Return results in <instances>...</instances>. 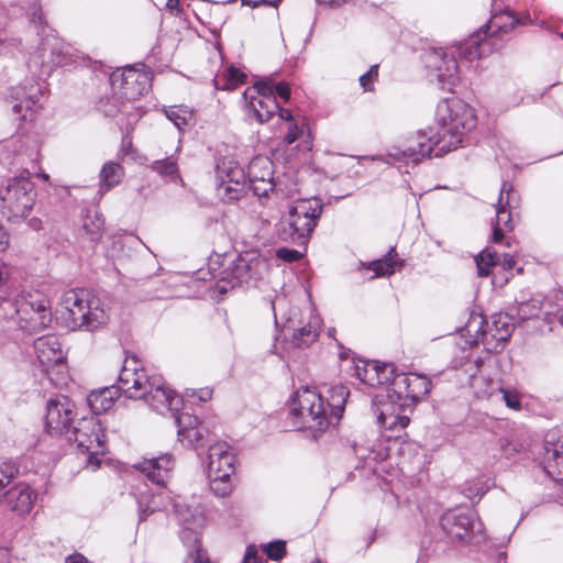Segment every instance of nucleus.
<instances>
[{
	"instance_id": "nucleus-42",
	"label": "nucleus",
	"mask_w": 563,
	"mask_h": 563,
	"mask_svg": "<svg viewBox=\"0 0 563 563\" xmlns=\"http://www.w3.org/2000/svg\"><path fill=\"white\" fill-rule=\"evenodd\" d=\"M140 521L145 520L148 515L158 509L154 495L142 493L137 498Z\"/></svg>"
},
{
	"instance_id": "nucleus-11",
	"label": "nucleus",
	"mask_w": 563,
	"mask_h": 563,
	"mask_svg": "<svg viewBox=\"0 0 563 563\" xmlns=\"http://www.w3.org/2000/svg\"><path fill=\"white\" fill-rule=\"evenodd\" d=\"M243 97L249 113L261 123L268 121L275 113H278L282 120H292L290 111L282 109L273 96L272 80L257 81L244 91Z\"/></svg>"
},
{
	"instance_id": "nucleus-52",
	"label": "nucleus",
	"mask_w": 563,
	"mask_h": 563,
	"mask_svg": "<svg viewBox=\"0 0 563 563\" xmlns=\"http://www.w3.org/2000/svg\"><path fill=\"white\" fill-rule=\"evenodd\" d=\"M243 563H263L262 559L257 555V550L255 547H247Z\"/></svg>"
},
{
	"instance_id": "nucleus-61",
	"label": "nucleus",
	"mask_w": 563,
	"mask_h": 563,
	"mask_svg": "<svg viewBox=\"0 0 563 563\" xmlns=\"http://www.w3.org/2000/svg\"><path fill=\"white\" fill-rule=\"evenodd\" d=\"M484 494H485V492H484V490H477V492L474 494V493H473V490L470 488V489H468V493H467V496H468V497H473V496L482 497Z\"/></svg>"
},
{
	"instance_id": "nucleus-26",
	"label": "nucleus",
	"mask_w": 563,
	"mask_h": 563,
	"mask_svg": "<svg viewBox=\"0 0 563 563\" xmlns=\"http://www.w3.org/2000/svg\"><path fill=\"white\" fill-rule=\"evenodd\" d=\"M34 350L40 363L48 371L54 366H62L65 353L58 338L54 334L41 336L34 342Z\"/></svg>"
},
{
	"instance_id": "nucleus-57",
	"label": "nucleus",
	"mask_w": 563,
	"mask_h": 563,
	"mask_svg": "<svg viewBox=\"0 0 563 563\" xmlns=\"http://www.w3.org/2000/svg\"><path fill=\"white\" fill-rule=\"evenodd\" d=\"M280 2V0H243L244 4L252 5V7H258L262 4H269V5H277Z\"/></svg>"
},
{
	"instance_id": "nucleus-1",
	"label": "nucleus",
	"mask_w": 563,
	"mask_h": 563,
	"mask_svg": "<svg viewBox=\"0 0 563 563\" xmlns=\"http://www.w3.org/2000/svg\"><path fill=\"white\" fill-rule=\"evenodd\" d=\"M327 402L317 389L299 388L290 404L292 426L313 432H323L331 423L338 422L344 411L350 395L344 385H335L327 390Z\"/></svg>"
},
{
	"instance_id": "nucleus-49",
	"label": "nucleus",
	"mask_w": 563,
	"mask_h": 563,
	"mask_svg": "<svg viewBox=\"0 0 563 563\" xmlns=\"http://www.w3.org/2000/svg\"><path fill=\"white\" fill-rule=\"evenodd\" d=\"M276 255L278 258L286 261V262H295L301 257V253L299 251L290 250V249H286V247L278 249L276 251Z\"/></svg>"
},
{
	"instance_id": "nucleus-29",
	"label": "nucleus",
	"mask_w": 563,
	"mask_h": 563,
	"mask_svg": "<svg viewBox=\"0 0 563 563\" xmlns=\"http://www.w3.org/2000/svg\"><path fill=\"white\" fill-rule=\"evenodd\" d=\"M136 468L151 482L163 486L170 477V473L174 468V460L172 455L163 454L158 457L144 460L136 465Z\"/></svg>"
},
{
	"instance_id": "nucleus-28",
	"label": "nucleus",
	"mask_w": 563,
	"mask_h": 563,
	"mask_svg": "<svg viewBox=\"0 0 563 563\" xmlns=\"http://www.w3.org/2000/svg\"><path fill=\"white\" fill-rule=\"evenodd\" d=\"M40 89L36 85L18 86L12 89L10 95L12 102V113L19 120H25L32 114L34 107L38 101Z\"/></svg>"
},
{
	"instance_id": "nucleus-33",
	"label": "nucleus",
	"mask_w": 563,
	"mask_h": 563,
	"mask_svg": "<svg viewBox=\"0 0 563 563\" xmlns=\"http://www.w3.org/2000/svg\"><path fill=\"white\" fill-rule=\"evenodd\" d=\"M471 384L477 397L481 398H490L501 390L500 382L485 375L483 371L479 372V375L472 376Z\"/></svg>"
},
{
	"instance_id": "nucleus-10",
	"label": "nucleus",
	"mask_w": 563,
	"mask_h": 563,
	"mask_svg": "<svg viewBox=\"0 0 563 563\" xmlns=\"http://www.w3.org/2000/svg\"><path fill=\"white\" fill-rule=\"evenodd\" d=\"M34 184L27 175L8 179L0 191L1 212L9 220H20L29 216L35 203Z\"/></svg>"
},
{
	"instance_id": "nucleus-54",
	"label": "nucleus",
	"mask_w": 563,
	"mask_h": 563,
	"mask_svg": "<svg viewBox=\"0 0 563 563\" xmlns=\"http://www.w3.org/2000/svg\"><path fill=\"white\" fill-rule=\"evenodd\" d=\"M9 233L5 231L4 227L0 224V252H3L9 247Z\"/></svg>"
},
{
	"instance_id": "nucleus-20",
	"label": "nucleus",
	"mask_w": 563,
	"mask_h": 563,
	"mask_svg": "<svg viewBox=\"0 0 563 563\" xmlns=\"http://www.w3.org/2000/svg\"><path fill=\"white\" fill-rule=\"evenodd\" d=\"M427 67L443 89L452 90L460 80L454 53L449 49L439 48L430 52L427 56Z\"/></svg>"
},
{
	"instance_id": "nucleus-9",
	"label": "nucleus",
	"mask_w": 563,
	"mask_h": 563,
	"mask_svg": "<svg viewBox=\"0 0 563 563\" xmlns=\"http://www.w3.org/2000/svg\"><path fill=\"white\" fill-rule=\"evenodd\" d=\"M234 472L235 455L231 446L227 442L212 444L207 456V475L214 495L225 497L231 494Z\"/></svg>"
},
{
	"instance_id": "nucleus-21",
	"label": "nucleus",
	"mask_w": 563,
	"mask_h": 563,
	"mask_svg": "<svg viewBox=\"0 0 563 563\" xmlns=\"http://www.w3.org/2000/svg\"><path fill=\"white\" fill-rule=\"evenodd\" d=\"M75 405L66 396H56L46 406L45 427L51 434L68 432L75 417Z\"/></svg>"
},
{
	"instance_id": "nucleus-50",
	"label": "nucleus",
	"mask_w": 563,
	"mask_h": 563,
	"mask_svg": "<svg viewBox=\"0 0 563 563\" xmlns=\"http://www.w3.org/2000/svg\"><path fill=\"white\" fill-rule=\"evenodd\" d=\"M273 96L276 98L277 96L282 98L284 101H287L290 98V89L289 86L285 82H274L273 81Z\"/></svg>"
},
{
	"instance_id": "nucleus-51",
	"label": "nucleus",
	"mask_w": 563,
	"mask_h": 563,
	"mask_svg": "<svg viewBox=\"0 0 563 563\" xmlns=\"http://www.w3.org/2000/svg\"><path fill=\"white\" fill-rule=\"evenodd\" d=\"M499 445H500L501 452L504 453V455L507 459L511 457L515 452H518L517 445L515 443H512V441H510L507 438L501 439L499 442Z\"/></svg>"
},
{
	"instance_id": "nucleus-30",
	"label": "nucleus",
	"mask_w": 563,
	"mask_h": 563,
	"mask_svg": "<svg viewBox=\"0 0 563 563\" xmlns=\"http://www.w3.org/2000/svg\"><path fill=\"white\" fill-rule=\"evenodd\" d=\"M5 497L10 509L23 516L31 511L37 495L27 484L20 483L10 488Z\"/></svg>"
},
{
	"instance_id": "nucleus-15",
	"label": "nucleus",
	"mask_w": 563,
	"mask_h": 563,
	"mask_svg": "<svg viewBox=\"0 0 563 563\" xmlns=\"http://www.w3.org/2000/svg\"><path fill=\"white\" fill-rule=\"evenodd\" d=\"M440 525L452 540L462 542L478 541L483 525L476 516L466 510H449L441 517Z\"/></svg>"
},
{
	"instance_id": "nucleus-8",
	"label": "nucleus",
	"mask_w": 563,
	"mask_h": 563,
	"mask_svg": "<svg viewBox=\"0 0 563 563\" xmlns=\"http://www.w3.org/2000/svg\"><path fill=\"white\" fill-rule=\"evenodd\" d=\"M9 301L0 300V307ZM13 313L4 311L5 317H15L18 324L25 331L36 332L45 329L52 321L49 300L41 294H21L10 302Z\"/></svg>"
},
{
	"instance_id": "nucleus-35",
	"label": "nucleus",
	"mask_w": 563,
	"mask_h": 563,
	"mask_svg": "<svg viewBox=\"0 0 563 563\" xmlns=\"http://www.w3.org/2000/svg\"><path fill=\"white\" fill-rule=\"evenodd\" d=\"M150 168L163 177H170L172 180L179 181L184 186V180L179 176L177 158L174 155L154 161Z\"/></svg>"
},
{
	"instance_id": "nucleus-37",
	"label": "nucleus",
	"mask_w": 563,
	"mask_h": 563,
	"mask_svg": "<svg viewBox=\"0 0 563 563\" xmlns=\"http://www.w3.org/2000/svg\"><path fill=\"white\" fill-rule=\"evenodd\" d=\"M245 75L238 68L229 67L222 75L214 78L217 89L232 90L244 81Z\"/></svg>"
},
{
	"instance_id": "nucleus-55",
	"label": "nucleus",
	"mask_w": 563,
	"mask_h": 563,
	"mask_svg": "<svg viewBox=\"0 0 563 563\" xmlns=\"http://www.w3.org/2000/svg\"><path fill=\"white\" fill-rule=\"evenodd\" d=\"M500 265L503 266L504 269H507V271L512 269L516 265L514 255L504 254V256L500 261Z\"/></svg>"
},
{
	"instance_id": "nucleus-12",
	"label": "nucleus",
	"mask_w": 563,
	"mask_h": 563,
	"mask_svg": "<svg viewBox=\"0 0 563 563\" xmlns=\"http://www.w3.org/2000/svg\"><path fill=\"white\" fill-rule=\"evenodd\" d=\"M175 509L183 526L180 538L188 548V559L186 563H211L199 547V536L205 525L202 512L180 504H177Z\"/></svg>"
},
{
	"instance_id": "nucleus-7",
	"label": "nucleus",
	"mask_w": 563,
	"mask_h": 563,
	"mask_svg": "<svg viewBox=\"0 0 563 563\" xmlns=\"http://www.w3.org/2000/svg\"><path fill=\"white\" fill-rule=\"evenodd\" d=\"M448 143V139L441 131L434 132L433 129L428 131H419L416 134L406 139L405 143L400 146H391L385 158H380L385 163L412 161L419 162L424 157L442 156L452 150H444L443 145Z\"/></svg>"
},
{
	"instance_id": "nucleus-23",
	"label": "nucleus",
	"mask_w": 563,
	"mask_h": 563,
	"mask_svg": "<svg viewBox=\"0 0 563 563\" xmlns=\"http://www.w3.org/2000/svg\"><path fill=\"white\" fill-rule=\"evenodd\" d=\"M249 181L252 190L258 197H266L275 187L273 179V163L265 156L253 158L249 165Z\"/></svg>"
},
{
	"instance_id": "nucleus-39",
	"label": "nucleus",
	"mask_w": 563,
	"mask_h": 563,
	"mask_svg": "<svg viewBox=\"0 0 563 563\" xmlns=\"http://www.w3.org/2000/svg\"><path fill=\"white\" fill-rule=\"evenodd\" d=\"M475 262L478 275L488 276L492 268L498 263L497 253L493 249L486 247L475 257Z\"/></svg>"
},
{
	"instance_id": "nucleus-4",
	"label": "nucleus",
	"mask_w": 563,
	"mask_h": 563,
	"mask_svg": "<svg viewBox=\"0 0 563 563\" xmlns=\"http://www.w3.org/2000/svg\"><path fill=\"white\" fill-rule=\"evenodd\" d=\"M512 331V318L506 313L493 314L489 320L481 313H472L462 330V336L468 346L482 343L487 352L496 353L504 349Z\"/></svg>"
},
{
	"instance_id": "nucleus-64",
	"label": "nucleus",
	"mask_w": 563,
	"mask_h": 563,
	"mask_svg": "<svg viewBox=\"0 0 563 563\" xmlns=\"http://www.w3.org/2000/svg\"><path fill=\"white\" fill-rule=\"evenodd\" d=\"M104 113L107 115H114L115 114V111L111 110V109H104Z\"/></svg>"
},
{
	"instance_id": "nucleus-58",
	"label": "nucleus",
	"mask_w": 563,
	"mask_h": 563,
	"mask_svg": "<svg viewBox=\"0 0 563 563\" xmlns=\"http://www.w3.org/2000/svg\"><path fill=\"white\" fill-rule=\"evenodd\" d=\"M65 563H88V560L84 555L75 553L68 555L65 560Z\"/></svg>"
},
{
	"instance_id": "nucleus-32",
	"label": "nucleus",
	"mask_w": 563,
	"mask_h": 563,
	"mask_svg": "<svg viewBox=\"0 0 563 563\" xmlns=\"http://www.w3.org/2000/svg\"><path fill=\"white\" fill-rule=\"evenodd\" d=\"M485 33L478 31L476 34L472 35L464 43L459 44L456 47L451 48L450 52L459 54V56L466 60H474L481 58L484 54L485 44Z\"/></svg>"
},
{
	"instance_id": "nucleus-53",
	"label": "nucleus",
	"mask_w": 563,
	"mask_h": 563,
	"mask_svg": "<svg viewBox=\"0 0 563 563\" xmlns=\"http://www.w3.org/2000/svg\"><path fill=\"white\" fill-rule=\"evenodd\" d=\"M302 131L299 130V128L296 125V124H290L288 126V130H287V133L285 135V141L288 143V144H292L295 141L298 140L299 137V134L301 133Z\"/></svg>"
},
{
	"instance_id": "nucleus-48",
	"label": "nucleus",
	"mask_w": 563,
	"mask_h": 563,
	"mask_svg": "<svg viewBox=\"0 0 563 563\" xmlns=\"http://www.w3.org/2000/svg\"><path fill=\"white\" fill-rule=\"evenodd\" d=\"M213 390L209 387L199 389H187L186 395L191 398H197L201 402L209 401L212 398Z\"/></svg>"
},
{
	"instance_id": "nucleus-22",
	"label": "nucleus",
	"mask_w": 563,
	"mask_h": 563,
	"mask_svg": "<svg viewBox=\"0 0 563 563\" xmlns=\"http://www.w3.org/2000/svg\"><path fill=\"white\" fill-rule=\"evenodd\" d=\"M542 465L545 473L555 482H563V433L549 431L544 438Z\"/></svg>"
},
{
	"instance_id": "nucleus-60",
	"label": "nucleus",
	"mask_w": 563,
	"mask_h": 563,
	"mask_svg": "<svg viewBox=\"0 0 563 563\" xmlns=\"http://www.w3.org/2000/svg\"><path fill=\"white\" fill-rule=\"evenodd\" d=\"M345 0H318L319 3L327 5H339L343 3Z\"/></svg>"
},
{
	"instance_id": "nucleus-27",
	"label": "nucleus",
	"mask_w": 563,
	"mask_h": 563,
	"mask_svg": "<svg viewBox=\"0 0 563 563\" xmlns=\"http://www.w3.org/2000/svg\"><path fill=\"white\" fill-rule=\"evenodd\" d=\"M178 426V440L185 446L201 448L205 445L207 429L198 421L195 416L181 413L176 417Z\"/></svg>"
},
{
	"instance_id": "nucleus-19",
	"label": "nucleus",
	"mask_w": 563,
	"mask_h": 563,
	"mask_svg": "<svg viewBox=\"0 0 563 563\" xmlns=\"http://www.w3.org/2000/svg\"><path fill=\"white\" fill-rule=\"evenodd\" d=\"M431 388V382L427 376L409 373L397 374L391 380L388 389L397 400L407 402L412 408L420 401Z\"/></svg>"
},
{
	"instance_id": "nucleus-2",
	"label": "nucleus",
	"mask_w": 563,
	"mask_h": 563,
	"mask_svg": "<svg viewBox=\"0 0 563 563\" xmlns=\"http://www.w3.org/2000/svg\"><path fill=\"white\" fill-rule=\"evenodd\" d=\"M120 388L129 398L143 399L159 413L179 411L183 399L161 376L150 377L142 368H137L135 360H126L120 372Z\"/></svg>"
},
{
	"instance_id": "nucleus-25",
	"label": "nucleus",
	"mask_w": 563,
	"mask_h": 563,
	"mask_svg": "<svg viewBox=\"0 0 563 563\" xmlns=\"http://www.w3.org/2000/svg\"><path fill=\"white\" fill-rule=\"evenodd\" d=\"M355 376L371 387L391 384L394 367L390 364H380L376 361L358 360L354 365Z\"/></svg>"
},
{
	"instance_id": "nucleus-43",
	"label": "nucleus",
	"mask_w": 563,
	"mask_h": 563,
	"mask_svg": "<svg viewBox=\"0 0 563 563\" xmlns=\"http://www.w3.org/2000/svg\"><path fill=\"white\" fill-rule=\"evenodd\" d=\"M542 308V303L538 299H531L526 302H521L518 308V314L521 319L538 318Z\"/></svg>"
},
{
	"instance_id": "nucleus-17",
	"label": "nucleus",
	"mask_w": 563,
	"mask_h": 563,
	"mask_svg": "<svg viewBox=\"0 0 563 563\" xmlns=\"http://www.w3.org/2000/svg\"><path fill=\"white\" fill-rule=\"evenodd\" d=\"M519 206L520 198L518 194L512 189L511 184L504 183L497 202L496 219L493 223L492 241L494 243H501L505 232H511L515 229L514 212Z\"/></svg>"
},
{
	"instance_id": "nucleus-40",
	"label": "nucleus",
	"mask_w": 563,
	"mask_h": 563,
	"mask_svg": "<svg viewBox=\"0 0 563 563\" xmlns=\"http://www.w3.org/2000/svg\"><path fill=\"white\" fill-rule=\"evenodd\" d=\"M103 228L104 221L98 212L87 214L84 221V229L91 240L98 239L101 235Z\"/></svg>"
},
{
	"instance_id": "nucleus-47",
	"label": "nucleus",
	"mask_w": 563,
	"mask_h": 563,
	"mask_svg": "<svg viewBox=\"0 0 563 563\" xmlns=\"http://www.w3.org/2000/svg\"><path fill=\"white\" fill-rule=\"evenodd\" d=\"M378 77V65H373L369 70L360 77V85L364 91H373L374 82Z\"/></svg>"
},
{
	"instance_id": "nucleus-63",
	"label": "nucleus",
	"mask_w": 563,
	"mask_h": 563,
	"mask_svg": "<svg viewBox=\"0 0 563 563\" xmlns=\"http://www.w3.org/2000/svg\"><path fill=\"white\" fill-rule=\"evenodd\" d=\"M38 177H41L45 181H47L49 179V176L45 173L40 174Z\"/></svg>"
},
{
	"instance_id": "nucleus-36",
	"label": "nucleus",
	"mask_w": 563,
	"mask_h": 563,
	"mask_svg": "<svg viewBox=\"0 0 563 563\" xmlns=\"http://www.w3.org/2000/svg\"><path fill=\"white\" fill-rule=\"evenodd\" d=\"M519 24V19L516 18L511 12L505 11L494 14L488 22V30L493 33H507Z\"/></svg>"
},
{
	"instance_id": "nucleus-14",
	"label": "nucleus",
	"mask_w": 563,
	"mask_h": 563,
	"mask_svg": "<svg viewBox=\"0 0 563 563\" xmlns=\"http://www.w3.org/2000/svg\"><path fill=\"white\" fill-rule=\"evenodd\" d=\"M111 80L115 91L113 101H120L121 108L119 111L121 112H126L128 103L146 93L151 86L150 75L132 67L124 68L120 74H114Z\"/></svg>"
},
{
	"instance_id": "nucleus-56",
	"label": "nucleus",
	"mask_w": 563,
	"mask_h": 563,
	"mask_svg": "<svg viewBox=\"0 0 563 563\" xmlns=\"http://www.w3.org/2000/svg\"><path fill=\"white\" fill-rule=\"evenodd\" d=\"M11 275V267L0 262V286L3 285Z\"/></svg>"
},
{
	"instance_id": "nucleus-16",
	"label": "nucleus",
	"mask_w": 563,
	"mask_h": 563,
	"mask_svg": "<svg viewBox=\"0 0 563 563\" xmlns=\"http://www.w3.org/2000/svg\"><path fill=\"white\" fill-rule=\"evenodd\" d=\"M373 405L377 423L385 431H390L396 434L401 432L409 424L410 419L408 413L411 412V408L407 402L393 397L389 390L385 399L377 400L376 397Z\"/></svg>"
},
{
	"instance_id": "nucleus-45",
	"label": "nucleus",
	"mask_w": 563,
	"mask_h": 563,
	"mask_svg": "<svg viewBox=\"0 0 563 563\" xmlns=\"http://www.w3.org/2000/svg\"><path fill=\"white\" fill-rule=\"evenodd\" d=\"M18 474V468L7 462L0 463V492L4 489Z\"/></svg>"
},
{
	"instance_id": "nucleus-31",
	"label": "nucleus",
	"mask_w": 563,
	"mask_h": 563,
	"mask_svg": "<svg viewBox=\"0 0 563 563\" xmlns=\"http://www.w3.org/2000/svg\"><path fill=\"white\" fill-rule=\"evenodd\" d=\"M120 384L118 387H107L101 390L92 391L88 396V404L95 415H101L114 405L115 399L119 397Z\"/></svg>"
},
{
	"instance_id": "nucleus-5",
	"label": "nucleus",
	"mask_w": 563,
	"mask_h": 563,
	"mask_svg": "<svg viewBox=\"0 0 563 563\" xmlns=\"http://www.w3.org/2000/svg\"><path fill=\"white\" fill-rule=\"evenodd\" d=\"M437 122L448 139L444 150H456L465 134L476 125L474 110L462 99L450 97L441 100L437 107Z\"/></svg>"
},
{
	"instance_id": "nucleus-13",
	"label": "nucleus",
	"mask_w": 563,
	"mask_h": 563,
	"mask_svg": "<svg viewBox=\"0 0 563 563\" xmlns=\"http://www.w3.org/2000/svg\"><path fill=\"white\" fill-rule=\"evenodd\" d=\"M67 433L69 441L75 442L82 453H88L87 464L98 467L100 461L97 455L104 451V435L99 420L96 417H85Z\"/></svg>"
},
{
	"instance_id": "nucleus-34",
	"label": "nucleus",
	"mask_w": 563,
	"mask_h": 563,
	"mask_svg": "<svg viewBox=\"0 0 563 563\" xmlns=\"http://www.w3.org/2000/svg\"><path fill=\"white\" fill-rule=\"evenodd\" d=\"M123 175V167L119 163H106L100 170V190L108 191L112 187L119 185Z\"/></svg>"
},
{
	"instance_id": "nucleus-46",
	"label": "nucleus",
	"mask_w": 563,
	"mask_h": 563,
	"mask_svg": "<svg viewBox=\"0 0 563 563\" xmlns=\"http://www.w3.org/2000/svg\"><path fill=\"white\" fill-rule=\"evenodd\" d=\"M263 551L272 560H279L286 553V547L283 541H275L263 547Z\"/></svg>"
},
{
	"instance_id": "nucleus-24",
	"label": "nucleus",
	"mask_w": 563,
	"mask_h": 563,
	"mask_svg": "<svg viewBox=\"0 0 563 563\" xmlns=\"http://www.w3.org/2000/svg\"><path fill=\"white\" fill-rule=\"evenodd\" d=\"M290 314L286 319L287 327L294 330L292 333V342L299 347L308 346L313 343L320 332L321 329V319L318 314L313 312L312 309L308 311V322L306 325L298 327L301 321L297 320L299 316V311L297 309H291Z\"/></svg>"
},
{
	"instance_id": "nucleus-44",
	"label": "nucleus",
	"mask_w": 563,
	"mask_h": 563,
	"mask_svg": "<svg viewBox=\"0 0 563 563\" xmlns=\"http://www.w3.org/2000/svg\"><path fill=\"white\" fill-rule=\"evenodd\" d=\"M500 395L506 406L515 411H519L521 409V400L519 394L514 389H507L501 386V390L497 393Z\"/></svg>"
},
{
	"instance_id": "nucleus-38",
	"label": "nucleus",
	"mask_w": 563,
	"mask_h": 563,
	"mask_svg": "<svg viewBox=\"0 0 563 563\" xmlns=\"http://www.w3.org/2000/svg\"><path fill=\"white\" fill-rule=\"evenodd\" d=\"M394 254L395 250L391 249L383 258L368 263L365 268L374 273L373 278L391 275L397 265Z\"/></svg>"
},
{
	"instance_id": "nucleus-62",
	"label": "nucleus",
	"mask_w": 563,
	"mask_h": 563,
	"mask_svg": "<svg viewBox=\"0 0 563 563\" xmlns=\"http://www.w3.org/2000/svg\"><path fill=\"white\" fill-rule=\"evenodd\" d=\"M533 21L530 19V16H526L522 20H519V24H532Z\"/></svg>"
},
{
	"instance_id": "nucleus-41",
	"label": "nucleus",
	"mask_w": 563,
	"mask_h": 563,
	"mask_svg": "<svg viewBox=\"0 0 563 563\" xmlns=\"http://www.w3.org/2000/svg\"><path fill=\"white\" fill-rule=\"evenodd\" d=\"M166 117L181 130L192 119V113L184 107H172L166 110Z\"/></svg>"
},
{
	"instance_id": "nucleus-18",
	"label": "nucleus",
	"mask_w": 563,
	"mask_h": 563,
	"mask_svg": "<svg viewBox=\"0 0 563 563\" xmlns=\"http://www.w3.org/2000/svg\"><path fill=\"white\" fill-rule=\"evenodd\" d=\"M218 195L228 201L239 199L244 192L245 173L239 163L223 158L216 170Z\"/></svg>"
},
{
	"instance_id": "nucleus-59",
	"label": "nucleus",
	"mask_w": 563,
	"mask_h": 563,
	"mask_svg": "<svg viewBox=\"0 0 563 563\" xmlns=\"http://www.w3.org/2000/svg\"><path fill=\"white\" fill-rule=\"evenodd\" d=\"M31 21L34 24H41L43 22V14L40 8L34 7Z\"/></svg>"
},
{
	"instance_id": "nucleus-3",
	"label": "nucleus",
	"mask_w": 563,
	"mask_h": 563,
	"mask_svg": "<svg viewBox=\"0 0 563 563\" xmlns=\"http://www.w3.org/2000/svg\"><path fill=\"white\" fill-rule=\"evenodd\" d=\"M56 314L69 330L93 331L106 325L110 319L108 307L100 298L77 289L64 292Z\"/></svg>"
},
{
	"instance_id": "nucleus-6",
	"label": "nucleus",
	"mask_w": 563,
	"mask_h": 563,
	"mask_svg": "<svg viewBox=\"0 0 563 563\" xmlns=\"http://www.w3.org/2000/svg\"><path fill=\"white\" fill-rule=\"evenodd\" d=\"M322 213V203L318 198L295 200L282 218L280 238L298 245H305Z\"/></svg>"
}]
</instances>
